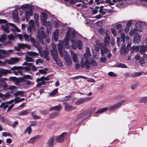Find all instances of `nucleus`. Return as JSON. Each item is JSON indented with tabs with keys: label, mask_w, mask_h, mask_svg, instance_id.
Here are the masks:
<instances>
[{
	"label": "nucleus",
	"mask_w": 147,
	"mask_h": 147,
	"mask_svg": "<svg viewBox=\"0 0 147 147\" xmlns=\"http://www.w3.org/2000/svg\"><path fill=\"white\" fill-rule=\"evenodd\" d=\"M79 35L78 33L76 32L73 28L69 27L67 28L66 38L63 41H59V45H61L66 48H69V40L72 43V46L74 49H76L77 48L79 49H82V43L80 40L77 39V37Z\"/></svg>",
	"instance_id": "obj_1"
},
{
	"label": "nucleus",
	"mask_w": 147,
	"mask_h": 147,
	"mask_svg": "<svg viewBox=\"0 0 147 147\" xmlns=\"http://www.w3.org/2000/svg\"><path fill=\"white\" fill-rule=\"evenodd\" d=\"M33 7V6L32 5L27 3L21 5L20 8L19 10L21 15H22L24 13L25 10H26L25 15L26 20L27 22L28 21L30 16L33 15V13L32 11Z\"/></svg>",
	"instance_id": "obj_2"
},
{
	"label": "nucleus",
	"mask_w": 147,
	"mask_h": 147,
	"mask_svg": "<svg viewBox=\"0 0 147 147\" xmlns=\"http://www.w3.org/2000/svg\"><path fill=\"white\" fill-rule=\"evenodd\" d=\"M63 46L61 45L58 44V49L61 57H63L65 60L68 65H71L72 61L68 54L63 49Z\"/></svg>",
	"instance_id": "obj_3"
},
{
	"label": "nucleus",
	"mask_w": 147,
	"mask_h": 147,
	"mask_svg": "<svg viewBox=\"0 0 147 147\" xmlns=\"http://www.w3.org/2000/svg\"><path fill=\"white\" fill-rule=\"evenodd\" d=\"M80 66L82 68L85 67L86 69H89L90 66L92 67H96L97 63L93 59H90V62L89 60L84 61V58H81L80 62Z\"/></svg>",
	"instance_id": "obj_4"
},
{
	"label": "nucleus",
	"mask_w": 147,
	"mask_h": 147,
	"mask_svg": "<svg viewBox=\"0 0 147 147\" xmlns=\"http://www.w3.org/2000/svg\"><path fill=\"white\" fill-rule=\"evenodd\" d=\"M51 46L53 49L52 50H51L50 51L51 55L56 63L59 66H62L63 64L59 60V59L58 57V53L55 45L54 43H52L51 44Z\"/></svg>",
	"instance_id": "obj_5"
},
{
	"label": "nucleus",
	"mask_w": 147,
	"mask_h": 147,
	"mask_svg": "<svg viewBox=\"0 0 147 147\" xmlns=\"http://www.w3.org/2000/svg\"><path fill=\"white\" fill-rule=\"evenodd\" d=\"M37 34L39 40L41 43H43V39L45 37V31L43 27H41L40 29H39L37 30Z\"/></svg>",
	"instance_id": "obj_6"
},
{
	"label": "nucleus",
	"mask_w": 147,
	"mask_h": 147,
	"mask_svg": "<svg viewBox=\"0 0 147 147\" xmlns=\"http://www.w3.org/2000/svg\"><path fill=\"white\" fill-rule=\"evenodd\" d=\"M5 23L1 25V28L6 33H8L10 32V30L9 29V26H8V23L5 20H2L0 19V23Z\"/></svg>",
	"instance_id": "obj_7"
},
{
	"label": "nucleus",
	"mask_w": 147,
	"mask_h": 147,
	"mask_svg": "<svg viewBox=\"0 0 147 147\" xmlns=\"http://www.w3.org/2000/svg\"><path fill=\"white\" fill-rule=\"evenodd\" d=\"M92 114L91 110H88L86 111H83L82 113L79 115L78 116L79 117L78 118L84 117L85 118V119H86L90 116L92 115Z\"/></svg>",
	"instance_id": "obj_8"
},
{
	"label": "nucleus",
	"mask_w": 147,
	"mask_h": 147,
	"mask_svg": "<svg viewBox=\"0 0 147 147\" xmlns=\"http://www.w3.org/2000/svg\"><path fill=\"white\" fill-rule=\"evenodd\" d=\"M23 36L26 41L29 42L30 41L31 43L33 45H35L36 44V41L35 39L33 38L31 36H29L26 34L23 35Z\"/></svg>",
	"instance_id": "obj_9"
},
{
	"label": "nucleus",
	"mask_w": 147,
	"mask_h": 147,
	"mask_svg": "<svg viewBox=\"0 0 147 147\" xmlns=\"http://www.w3.org/2000/svg\"><path fill=\"white\" fill-rule=\"evenodd\" d=\"M92 99L91 97H86L84 98H81L78 99L75 102L76 105H80L83 103L86 102L88 100H90Z\"/></svg>",
	"instance_id": "obj_10"
},
{
	"label": "nucleus",
	"mask_w": 147,
	"mask_h": 147,
	"mask_svg": "<svg viewBox=\"0 0 147 147\" xmlns=\"http://www.w3.org/2000/svg\"><path fill=\"white\" fill-rule=\"evenodd\" d=\"M51 21L52 24L56 28H59L62 24V23L55 17L52 18Z\"/></svg>",
	"instance_id": "obj_11"
},
{
	"label": "nucleus",
	"mask_w": 147,
	"mask_h": 147,
	"mask_svg": "<svg viewBox=\"0 0 147 147\" xmlns=\"http://www.w3.org/2000/svg\"><path fill=\"white\" fill-rule=\"evenodd\" d=\"M38 51L40 55L41 56H44L46 61H49V59L48 56L49 53L48 50H44L43 51V53L41 51H40L39 50H38Z\"/></svg>",
	"instance_id": "obj_12"
},
{
	"label": "nucleus",
	"mask_w": 147,
	"mask_h": 147,
	"mask_svg": "<svg viewBox=\"0 0 147 147\" xmlns=\"http://www.w3.org/2000/svg\"><path fill=\"white\" fill-rule=\"evenodd\" d=\"M91 55V54L89 48L87 47L86 49V53L84 54L83 57L82 58H84V61L89 60V57Z\"/></svg>",
	"instance_id": "obj_13"
},
{
	"label": "nucleus",
	"mask_w": 147,
	"mask_h": 147,
	"mask_svg": "<svg viewBox=\"0 0 147 147\" xmlns=\"http://www.w3.org/2000/svg\"><path fill=\"white\" fill-rule=\"evenodd\" d=\"M124 101L125 100H123L120 101L117 103L115 104L114 105L109 108V110L110 111H114L123 104Z\"/></svg>",
	"instance_id": "obj_14"
},
{
	"label": "nucleus",
	"mask_w": 147,
	"mask_h": 147,
	"mask_svg": "<svg viewBox=\"0 0 147 147\" xmlns=\"http://www.w3.org/2000/svg\"><path fill=\"white\" fill-rule=\"evenodd\" d=\"M26 65L27 66L25 67L15 66L13 67L12 69H22V70L25 71H30L31 69L30 67L28 65Z\"/></svg>",
	"instance_id": "obj_15"
},
{
	"label": "nucleus",
	"mask_w": 147,
	"mask_h": 147,
	"mask_svg": "<svg viewBox=\"0 0 147 147\" xmlns=\"http://www.w3.org/2000/svg\"><path fill=\"white\" fill-rule=\"evenodd\" d=\"M20 61V59L17 57H12L10 59V60L7 59V64L9 65L14 64L16 63H17Z\"/></svg>",
	"instance_id": "obj_16"
},
{
	"label": "nucleus",
	"mask_w": 147,
	"mask_h": 147,
	"mask_svg": "<svg viewBox=\"0 0 147 147\" xmlns=\"http://www.w3.org/2000/svg\"><path fill=\"white\" fill-rule=\"evenodd\" d=\"M142 22L138 21L136 22L135 25V28L138 29V30L140 32H141L143 31V29L141 26L142 24Z\"/></svg>",
	"instance_id": "obj_17"
},
{
	"label": "nucleus",
	"mask_w": 147,
	"mask_h": 147,
	"mask_svg": "<svg viewBox=\"0 0 147 147\" xmlns=\"http://www.w3.org/2000/svg\"><path fill=\"white\" fill-rule=\"evenodd\" d=\"M71 55L73 61L75 63L79 62V60L78 55L76 53L73 52L72 51L71 52Z\"/></svg>",
	"instance_id": "obj_18"
},
{
	"label": "nucleus",
	"mask_w": 147,
	"mask_h": 147,
	"mask_svg": "<svg viewBox=\"0 0 147 147\" xmlns=\"http://www.w3.org/2000/svg\"><path fill=\"white\" fill-rule=\"evenodd\" d=\"M66 134V133H62L56 138V141L59 143L62 142L63 141L64 139Z\"/></svg>",
	"instance_id": "obj_19"
},
{
	"label": "nucleus",
	"mask_w": 147,
	"mask_h": 147,
	"mask_svg": "<svg viewBox=\"0 0 147 147\" xmlns=\"http://www.w3.org/2000/svg\"><path fill=\"white\" fill-rule=\"evenodd\" d=\"M8 24H9V26L12 27V28L11 29V30L14 33L16 32H20L21 30L14 24L11 23H8Z\"/></svg>",
	"instance_id": "obj_20"
},
{
	"label": "nucleus",
	"mask_w": 147,
	"mask_h": 147,
	"mask_svg": "<svg viewBox=\"0 0 147 147\" xmlns=\"http://www.w3.org/2000/svg\"><path fill=\"white\" fill-rule=\"evenodd\" d=\"M64 105L65 106V109L67 111H69L76 109V107L69 105L66 103H64Z\"/></svg>",
	"instance_id": "obj_21"
},
{
	"label": "nucleus",
	"mask_w": 147,
	"mask_h": 147,
	"mask_svg": "<svg viewBox=\"0 0 147 147\" xmlns=\"http://www.w3.org/2000/svg\"><path fill=\"white\" fill-rule=\"evenodd\" d=\"M47 17V13L45 12H42L41 13L40 18L42 23L46 21Z\"/></svg>",
	"instance_id": "obj_22"
},
{
	"label": "nucleus",
	"mask_w": 147,
	"mask_h": 147,
	"mask_svg": "<svg viewBox=\"0 0 147 147\" xmlns=\"http://www.w3.org/2000/svg\"><path fill=\"white\" fill-rule=\"evenodd\" d=\"M104 46L102 43H100L99 41H97L96 42V45H94L95 50L96 51H98L99 50V47H102Z\"/></svg>",
	"instance_id": "obj_23"
},
{
	"label": "nucleus",
	"mask_w": 147,
	"mask_h": 147,
	"mask_svg": "<svg viewBox=\"0 0 147 147\" xmlns=\"http://www.w3.org/2000/svg\"><path fill=\"white\" fill-rule=\"evenodd\" d=\"M106 36L105 37L104 39V42L105 44H103V45L105 47H107L109 43V40L110 39V37L109 35L106 33Z\"/></svg>",
	"instance_id": "obj_24"
},
{
	"label": "nucleus",
	"mask_w": 147,
	"mask_h": 147,
	"mask_svg": "<svg viewBox=\"0 0 147 147\" xmlns=\"http://www.w3.org/2000/svg\"><path fill=\"white\" fill-rule=\"evenodd\" d=\"M12 14L13 20L16 22H18V21L19 18L17 11L16 10L13 11H12Z\"/></svg>",
	"instance_id": "obj_25"
},
{
	"label": "nucleus",
	"mask_w": 147,
	"mask_h": 147,
	"mask_svg": "<svg viewBox=\"0 0 147 147\" xmlns=\"http://www.w3.org/2000/svg\"><path fill=\"white\" fill-rule=\"evenodd\" d=\"M101 54L102 56H105V54H107L109 52L108 49L105 47H102L101 49Z\"/></svg>",
	"instance_id": "obj_26"
},
{
	"label": "nucleus",
	"mask_w": 147,
	"mask_h": 147,
	"mask_svg": "<svg viewBox=\"0 0 147 147\" xmlns=\"http://www.w3.org/2000/svg\"><path fill=\"white\" fill-rule=\"evenodd\" d=\"M127 51L125 45H123L121 47L120 50V53L121 55H123L127 53Z\"/></svg>",
	"instance_id": "obj_27"
},
{
	"label": "nucleus",
	"mask_w": 147,
	"mask_h": 147,
	"mask_svg": "<svg viewBox=\"0 0 147 147\" xmlns=\"http://www.w3.org/2000/svg\"><path fill=\"white\" fill-rule=\"evenodd\" d=\"M29 65L31 68L32 67V70L34 71H35L37 69L36 67L34 65H33V64L31 63H28L27 62H24L22 64V65L24 66V65Z\"/></svg>",
	"instance_id": "obj_28"
},
{
	"label": "nucleus",
	"mask_w": 147,
	"mask_h": 147,
	"mask_svg": "<svg viewBox=\"0 0 147 147\" xmlns=\"http://www.w3.org/2000/svg\"><path fill=\"white\" fill-rule=\"evenodd\" d=\"M59 35V31L58 29H56L55 30L53 35V37L54 40L55 41H57L58 40V37Z\"/></svg>",
	"instance_id": "obj_29"
},
{
	"label": "nucleus",
	"mask_w": 147,
	"mask_h": 147,
	"mask_svg": "<svg viewBox=\"0 0 147 147\" xmlns=\"http://www.w3.org/2000/svg\"><path fill=\"white\" fill-rule=\"evenodd\" d=\"M36 82L38 83L36 85L37 87H40L42 85H44L45 84V81L41 80L39 78H37L36 80Z\"/></svg>",
	"instance_id": "obj_30"
},
{
	"label": "nucleus",
	"mask_w": 147,
	"mask_h": 147,
	"mask_svg": "<svg viewBox=\"0 0 147 147\" xmlns=\"http://www.w3.org/2000/svg\"><path fill=\"white\" fill-rule=\"evenodd\" d=\"M140 36L138 34H136L134 36V42L135 43L138 44L140 41Z\"/></svg>",
	"instance_id": "obj_31"
},
{
	"label": "nucleus",
	"mask_w": 147,
	"mask_h": 147,
	"mask_svg": "<svg viewBox=\"0 0 147 147\" xmlns=\"http://www.w3.org/2000/svg\"><path fill=\"white\" fill-rule=\"evenodd\" d=\"M99 7L98 6L94 8L92 7H90L91 12L92 14H95L97 13L98 12V9H99Z\"/></svg>",
	"instance_id": "obj_32"
},
{
	"label": "nucleus",
	"mask_w": 147,
	"mask_h": 147,
	"mask_svg": "<svg viewBox=\"0 0 147 147\" xmlns=\"http://www.w3.org/2000/svg\"><path fill=\"white\" fill-rule=\"evenodd\" d=\"M11 72V71L10 70L0 69V76L3 75H5L7 73H10Z\"/></svg>",
	"instance_id": "obj_33"
},
{
	"label": "nucleus",
	"mask_w": 147,
	"mask_h": 147,
	"mask_svg": "<svg viewBox=\"0 0 147 147\" xmlns=\"http://www.w3.org/2000/svg\"><path fill=\"white\" fill-rule=\"evenodd\" d=\"M27 54L32 57H34L37 56L38 54L34 52H28L27 53Z\"/></svg>",
	"instance_id": "obj_34"
},
{
	"label": "nucleus",
	"mask_w": 147,
	"mask_h": 147,
	"mask_svg": "<svg viewBox=\"0 0 147 147\" xmlns=\"http://www.w3.org/2000/svg\"><path fill=\"white\" fill-rule=\"evenodd\" d=\"M10 79L12 81L15 82V84L17 86L19 85L20 82L19 79L16 77H12L10 78Z\"/></svg>",
	"instance_id": "obj_35"
},
{
	"label": "nucleus",
	"mask_w": 147,
	"mask_h": 147,
	"mask_svg": "<svg viewBox=\"0 0 147 147\" xmlns=\"http://www.w3.org/2000/svg\"><path fill=\"white\" fill-rule=\"evenodd\" d=\"M115 25L116 28L118 30V33L119 34L121 33L123 29L121 25L120 24H116Z\"/></svg>",
	"instance_id": "obj_36"
},
{
	"label": "nucleus",
	"mask_w": 147,
	"mask_h": 147,
	"mask_svg": "<svg viewBox=\"0 0 147 147\" xmlns=\"http://www.w3.org/2000/svg\"><path fill=\"white\" fill-rule=\"evenodd\" d=\"M138 31H139L138 30V29H136L135 28L134 29H131L130 30L129 33V35L130 36H132L134 35L135 33H137Z\"/></svg>",
	"instance_id": "obj_37"
},
{
	"label": "nucleus",
	"mask_w": 147,
	"mask_h": 147,
	"mask_svg": "<svg viewBox=\"0 0 147 147\" xmlns=\"http://www.w3.org/2000/svg\"><path fill=\"white\" fill-rule=\"evenodd\" d=\"M43 24L46 26L47 29H49L51 28V23L49 21H45L42 23Z\"/></svg>",
	"instance_id": "obj_38"
},
{
	"label": "nucleus",
	"mask_w": 147,
	"mask_h": 147,
	"mask_svg": "<svg viewBox=\"0 0 147 147\" xmlns=\"http://www.w3.org/2000/svg\"><path fill=\"white\" fill-rule=\"evenodd\" d=\"M24 94V92L22 91H18L14 93V95L15 96H17L18 95L20 96H23Z\"/></svg>",
	"instance_id": "obj_39"
},
{
	"label": "nucleus",
	"mask_w": 147,
	"mask_h": 147,
	"mask_svg": "<svg viewBox=\"0 0 147 147\" xmlns=\"http://www.w3.org/2000/svg\"><path fill=\"white\" fill-rule=\"evenodd\" d=\"M34 18L35 20L36 26H38H38H39V24L37 21L38 20V15L37 13L35 14L34 15Z\"/></svg>",
	"instance_id": "obj_40"
},
{
	"label": "nucleus",
	"mask_w": 147,
	"mask_h": 147,
	"mask_svg": "<svg viewBox=\"0 0 147 147\" xmlns=\"http://www.w3.org/2000/svg\"><path fill=\"white\" fill-rule=\"evenodd\" d=\"M147 48V45L145 46H142L140 48V52L142 54V53H145L146 51V49Z\"/></svg>",
	"instance_id": "obj_41"
},
{
	"label": "nucleus",
	"mask_w": 147,
	"mask_h": 147,
	"mask_svg": "<svg viewBox=\"0 0 147 147\" xmlns=\"http://www.w3.org/2000/svg\"><path fill=\"white\" fill-rule=\"evenodd\" d=\"M29 25L28 26H30L33 27V29L34 31H36V27L34 26V22L32 20H30L29 22Z\"/></svg>",
	"instance_id": "obj_42"
},
{
	"label": "nucleus",
	"mask_w": 147,
	"mask_h": 147,
	"mask_svg": "<svg viewBox=\"0 0 147 147\" xmlns=\"http://www.w3.org/2000/svg\"><path fill=\"white\" fill-rule=\"evenodd\" d=\"M108 109V108H103L97 111L96 112V113L100 114L107 111Z\"/></svg>",
	"instance_id": "obj_43"
},
{
	"label": "nucleus",
	"mask_w": 147,
	"mask_h": 147,
	"mask_svg": "<svg viewBox=\"0 0 147 147\" xmlns=\"http://www.w3.org/2000/svg\"><path fill=\"white\" fill-rule=\"evenodd\" d=\"M115 66L123 68H127V66L126 65L123 64L121 63H117L115 65Z\"/></svg>",
	"instance_id": "obj_44"
},
{
	"label": "nucleus",
	"mask_w": 147,
	"mask_h": 147,
	"mask_svg": "<svg viewBox=\"0 0 147 147\" xmlns=\"http://www.w3.org/2000/svg\"><path fill=\"white\" fill-rule=\"evenodd\" d=\"M61 109V106L60 105H59L58 106H56L54 107H52L50 109V110H52L55 109L56 111H60Z\"/></svg>",
	"instance_id": "obj_45"
},
{
	"label": "nucleus",
	"mask_w": 147,
	"mask_h": 147,
	"mask_svg": "<svg viewBox=\"0 0 147 147\" xmlns=\"http://www.w3.org/2000/svg\"><path fill=\"white\" fill-rule=\"evenodd\" d=\"M117 2L116 0H107L105 1L106 3H109L110 5H113Z\"/></svg>",
	"instance_id": "obj_46"
},
{
	"label": "nucleus",
	"mask_w": 147,
	"mask_h": 147,
	"mask_svg": "<svg viewBox=\"0 0 147 147\" xmlns=\"http://www.w3.org/2000/svg\"><path fill=\"white\" fill-rule=\"evenodd\" d=\"M140 101L141 102L146 103L147 102V96L142 97H141Z\"/></svg>",
	"instance_id": "obj_47"
},
{
	"label": "nucleus",
	"mask_w": 147,
	"mask_h": 147,
	"mask_svg": "<svg viewBox=\"0 0 147 147\" xmlns=\"http://www.w3.org/2000/svg\"><path fill=\"white\" fill-rule=\"evenodd\" d=\"M26 60L28 62H33L34 60L32 58V57H30L28 55H26L25 57Z\"/></svg>",
	"instance_id": "obj_48"
},
{
	"label": "nucleus",
	"mask_w": 147,
	"mask_h": 147,
	"mask_svg": "<svg viewBox=\"0 0 147 147\" xmlns=\"http://www.w3.org/2000/svg\"><path fill=\"white\" fill-rule=\"evenodd\" d=\"M28 33L30 35H31L32 34L33 31V27L30 26H28L27 28Z\"/></svg>",
	"instance_id": "obj_49"
},
{
	"label": "nucleus",
	"mask_w": 147,
	"mask_h": 147,
	"mask_svg": "<svg viewBox=\"0 0 147 147\" xmlns=\"http://www.w3.org/2000/svg\"><path fill=\"white\" fill-rule=\"evenodd\" d=\"M142 72H135L132 74L131 75V76L133 77H138L142 74Z\"/></svg>",
	"instance_id": "obj_50"
},
{
	"label": "nucleus",
	"mask_w": 147,
	"mask_h": 147,
	"mask_svg": "<svg viewBox=\"0 0 147 147\" xmlns=\"http://www.w3.org/2000/svg\"><path fill=\"white\" fill-rule=\"evenodd\" d=\"M27 132H28V134L29 135H30L31 133L32 130L30 126H29L27 127L26 129L24 131V133L26 134Z\"/></svg>",
	"instance_id": "obj_51"
},
{
	"label": "nucleus",
	"mask_w": 147,
	"mask_h": 147,
	"mask_svg": "<svg viewBox=\"0 0 147 147\" xmlns=\"http://www.w3.org/2000/svg\"><path fill=\"white\" fill-rule=\"evenodd\" d=\"M121 41H122L124 43L125 40V36L124 33H122L121 34Z\"/></svg>",
	"instance_id": "obj_52"
},
{
	"label": "nucleus",
	"mask_w": 147,
	"mask_h": 147,
	"mask_svg": "<svg viewBox=\"0 0 147 147\" xmlns=\"http://www.w3.org/2000/svg\"><path fill=\"white\" fill-rule=\"evenodd\" d=\"M54 141L53 138H51L48 142V145L50 147H52L53 145V144Z\"/></svg>",
	"instance_id": "obj_53"
},
{
	"label": "nucleus",
	"mask_w": 147,
	"mask_h": 147,
	"mask_svg": "<svg viewBox=\"0 0 147 147\" xmlns=\"http://www.w3.org/2000/svg\"><path fill=\"white\" fill-rule=\"evenodd\" d=\"M37 137L36 136H34L32 138L28 141V143H30L33 144L34 143V141L37 138Z\"/></svg>",
	"instance_id": "obj_54"
},
{
	"label": "nucleus",
	"mask_w": 147,
	"mask_h": 147,
	"mask_svg": "<svg viewBox=\"0 0 147 147\" xmlns=\"http://www.w3.org/2000/svg\"><path fill=\"white\" fill-rule=\"evenodd\" d=\"M50 76H48L46 77H45L44 76H42L40 78H39L42 81H48L50 79L49 78Z\"/></svg>",
	"instance_id": "obj_55"
},
{
	"label": "nucleus",
	"mask_w": 147,
	"mask_h": 147,
	"mask_svg": "<svg viewBox=\"0 0 147 147\" xmlns=\"http://www.w3.org/2000/svg\"><path fill=\"white\" fill-rule=\"evenodd\" d=\"M8 107V105L5 102L2 103L0 106V107L3 108V109H6Z\"/></svg>",
	"instance_id": "obj_56"
},
{
	"label": "nucleus",
	"mask_w": 147,
	"mask_h": 147,
	"mask_svg": "<svg viewBox=\"0 0 147 147\" xmlns=\"http://www.w3.org/2000/svg\"><path fill=\"white\" fill-rule=\"evenodd\" d=\"M58 90L57 89H55L51 93H50L49 94V95L52 96L55 94H56L57 93V92Z\"/></svg>",
	"instance_id": "obj_57"
},
{
	"label": "nucleus",
	"mask_w": 147,
	"mask_h": 147,
	"mask_svg": "<svg viewBox=\"0 0 147 147\" xmlns=\"http://www.w3.org/2000/svg\"><path fill=\"white\" fill-rule=\"evenodd\" d=\"M7 59H6L3 62L0 60V66H5L7 63Z\"/></svg>",
	"instance_id": "obj_58"
},
{
	"label": "nucleus",
	"mask_w": 147,
	"mask_h": 147,
	"mask_svg": "<svg viewBox=\"0 0 147 147\" xmlns=\"http://www.w3.org/2000/svg\"><path fill=\"white\" fill-rule=\"evenodd\" d=\"M47 68L45 69H41L39 70V72L43 74H46L47 72Z\"/></svg>",
	"instance_id": "obj_59"
},
{
	"label": "nucleus",
	"mask_w": 147,
	"mask_h": 147,
	"mask_svg": "<svg viewBox=\"0 0 147 147\" xmlns=\"http://www.w3.org/2000/svg\"><path fill=\"white\" fill-rule=\"evenodd\" d=\"M28 110L23 111L19 113L20 115H26L28 114Z\"/></svg>",
	"instance_id": "obj_60"
},
{
	"label": "nucleus",
	"mask_w": 147,
	"mask_h": 147,
	"mask_svg": "<svg viewBox=\"0 0 147 147\" xmlns=\"http://www.w3.org/2000/svg\"><path fill=\"white\" fill-rule=\"evenodd\" d=\"M8 38L9 40H12L14 39L15 37L13 34H11L8 36Z\"/></svg>",
	"instance_id": "obj_61"
},
{
	"label": "nucleus",
	"mask_w": 147,
	"mask_h": 147,
	"mask_svg": "<svg viewBox=\"0 0 147 147\" xmlns=\"http://www.w3.org/2000/svg\"><path fill=\"white\" fill-rule=\"evenodd\" d=\"M111 31L112 33L113 34L114 36H117V33L116 30L114 28H112L111 29Z\"/></svg>",
	"instance_id": "obj_62"
},
{
	"label": "nucleus",
	"mask_w": 147,
	"mask_h": 147,
	"mask_svg": "<svg viewBox=\"0 0 147 147\" xmlns=\"http://www.w3.org/2000/svg\"><path fill=\"white\" fill-rule=\"evenodd\" d=\"M18 46L20 48L24 49L25 47V44H21L18 43Z\"/></svg>",
	"instance_id": "obj_63"
},
{
	"label": "nucleus",
	"mask_w": 147,
	"mask_h": 147,
	"mask_svg": "<svg viewBox=\"0 0 147 147\" xmlns=\"http://www.w3.org/2000/svg\"><path fill=\"white\" fill-rule=\"evenodd\" d=\"M82 0H71L70 2L71 4H75L77 2H80L82 1Z\"/></svg>",
	"instance_id": "obj_64"
}]
</instances>
